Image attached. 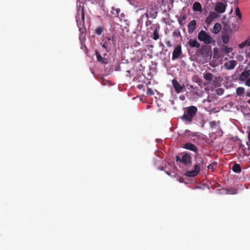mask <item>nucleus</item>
<instances>
[{
    "label": "nucleus",
    "mask_w": 250,
    "mask_h": 250,
    "mask_svg": "<svg viewBox=\"0 0 250 250\" xmlns=\"http://www.w3.org/2000/svg\"><path fill=\"white\" fill-rule=\"evenodd\" d=\"M77 11L76 20L80 31L79 40L80 42H85L86 29L84 25L85 12L83 4H79L77 7Z\"/></svg>",
    "instance_id": "f257e3e1"
},
{
    "label": "nucleus",
    "mask_w": 250,
    "mask_h": 250,
    "mask_svg": "<svg viewBox=\"0 0 250 250\" xmlns=\"http://www.w3.org/2000/svg\"><path fill=\"white\" fill-rule=\"evenodd\" d=\"M206 159L202 157L200 155H197L195 158V164L194 166L193 169L187 171L186 175L188 177H195L197 176L201 169L206 167Z\"/></svg>",
    "instance_id": "f03ea898"
},
{
    "label": "nucleus",
    "mask_w": 250,
    "mask_h": 250,
    "mask_svg": "<svg viewBox=\"0 0 250 250\" xmlns=\"http://www.w3.org/2000/svg\"><path fill=\"white\" fill-rule=\"evenodd\" d=\"M197 107L191 105L185 108L184 114L181 116V120L186 124H190L192 122L193 118L197 114Z\"/></svg>",
    "instance_id": "7ed1b4c3"
},
{
    "label": "nucleus",
    "mask_w": 250,
    "mask_h": 250,
    "mask_svg": "<svg viewBox=\"0 0 250 250\" xmlns=\"http://www.w3.org/2000/svg\"><path fill=\"white\" fill-rule=\"evenodd\" d=\"M198 39L206 44L212 43L214 42L212 38L205 31L202 30L198 34Z\"/></svg>",
    "instance_id": "20e7f679"
},
{
    "label": "nucleus",
    "mask_w": 250,
    "mask_h": 250,
    "mask_svg": "<svg viewBox=\"0 0 250 250\" xmlns=\"http://www.w3.org/2000/svg\"><path fill=\"white\" fill-rule=\"evenodd\" d=\"M182 47L180 45L176 46L173 51L172 60H175L179 58L182 55Z\"/></svg>",
    "instance_id": "39448f33"
},
{
    "label": "nucleus",
    "mask_w": 250,
    "mask_h": 250,
    "mask_svg": "<svg viewBox=\"0 0 250 250\" xmlns=\"http://www.w3.org/2000/svg\"><path fill=\"white\" fill-rule=\"evenodd\" d=\"M226 5L222 2H217L215 4L214 9L218 13L225 12Z\"/></svg>",
    "instance_id": "423d86ee"
},
{
    "label": "nucleus",
    "mask_w": 250,
    "mask_h": 250,
    "mask_svg": "<svg viewBox=\"0 0 250 250\" xmlns=\"http://www.w3.org/2000/svg\"><path fill=\"white\" fill-rule=\"evenodd\" d=\"M181 162L185 166L190 165L192 162V158L189 154H184L181 158Z\"/></svg>",
    "instance_id": "0eeeda50"
},
{
    "label": "nucleus",
    "mask_w": 250,
    "mask_h": 250,
    "mask_svg": "<svg viewBox=\"0 0 250 250\" xmlns=\"http://www.w3.org/2000/svg\"><path fill=\"white\" fill-rule=\"evenodd\" d=\"M172 84L177 93H179L182 92L184 87V86L181 85L179 83L176 79H173L172 81Z\"/></svg>",
    "instance_id": "6e6552de"
},
{
    "label": "nucleus",
    "mask_w": 250,
    "mask_h": 250,
    "mask_svg": "<svg viewBox=\"0 0 250 250\" xmlns=\"http://www.w3.org/2000/svg\"><path fill=\"white\" fill-rule=\"evenodd\" d=\"M250 76V69L248 70H244L240 74L239 77V80L240 81L244 82L246 81Z\"/></svg>",
    "instance_id": "1a4fd4ad"
},
{
    "label": "nucleus",
    "mask_w": 250,
    "mask_h": 250,
    "mask_svg": "<svg viewBox=\"0 0 250 250\" xmlns=\"http://www.w3.org/2000/svg\"><path fill=\"white\" fill-rule=\"evenodd\" d=\"M183 147L186 149H188L195 152H197L198 151V149L196 146L191 143H187L185 144Z\"/></svg>",
    "instance_id": "9d476101"
},
{
    "label": "nucleus",
    "mask_w": 250,
    "mask_h": 250,
    "mask_svg": "<svg viewBox=\"0 0 250 250\" xmlns=\"http://www.w3.org/2000/svg\"><path fill=\"white\" fill-rule=\"evenodd\" d=\"M196 27V21L195 20H193L190 21L188 25V33H192L195 29Z\"/></svg>",
    "instance_id": "9b49d317"
},
{
    "label": "nucleus",
    "mask_w": 250,
    "mask_h": 250,
    "mask_svg": "<svg viewBox=\"0 0 250 250\" xmlns=\"http://www.w3.org/2000/svg\"><path fill=\"white\" fill-rule=\"evenodd\" d=\"M149 16L152 19H155L156 18V17L157 16V12H155L154 13H152L150 11L147 10V11L146 13L144 14L143 15H142L141 16V19H142L144 18H146L147 19V20H148Z\"/></svg>",
    "instance_id": "f8f14e48"
},
{
    "label": "nucleus",
    "mask_w": 250,
    "mask_h": 250,
    "mask_svg": "<svg viewBox=\"0 0 250 250\" xmlns=\"http://www.w3.org/2000/svg\"><path fill=\"white\" fill-rule=\"evenodd\" d=\"M154 31L153 32V39L154 40H157L159 38V32L160 30V26L158 24H155L153 26Z\"/></svg>",
    "instance_id": "ddd939ff"
},
{
    "label": "nucleus",
    "mask_w": 250,
    "mask_h": 250,
    "mask_svg": "<svg viewBox=\"0 0 250 250\" xmlns=\"http://www.w3.org/2000/svg\"><path fill=\"white\" fill-rule=\"evenodd\" d=\"M192 9L195 12H202V7L201 3L199 2H195L193 4Z\"/></svg>",
    "instance_id": "4468645a"
},
{
    "label": "nucleus",
    "mask_w": 250,
    "mask_h": 250,
    "mask_svg": "<svg viewBox=\"0 0 250 250\" xmlns=\"http://www.w3.org/2000/svg\"><path fill=\"white\" fill-rule=\"evenodd\" d=\"M203 77L208 83H210L213 80L214 77L212 74L207 72L203 73Z\"/></svg>",
    "instance_id": "2eb2a0df"
},
{
    "label": "nucleus",
    "mask_w": 250,
    "mask_h": 250,
    "mask_svg": "<svg viewBox=\"0 0 250 250\" xmlns=\"http://www.w3.org/2000/svg\"><path fill=\"white\" fill-rule=\"evenodd\" d=\"M189 45L191 47L199 48L200 44L196 40L190 39L188 42Z\"/></svg>",
    "instance_id": "dca6fc26"
},
{
    "label": "nucleus",
    "mask_w": 250,
    "mask_h": 250,
    "mask_svg": "<svg viewBox=\"0 0 250 250\" xmlns=\"http://www.w3.org/2000/svg\"><path fill=\"white\" fill-rule=\"evenodd\" d=\"M225 65L226 66L227 68L229 70L233 69L236 65V62L234 60H231L229 61L228 62L226 63Z\"/></svg>",
    "instance_id": "f3484780"
},
{
    "label": "nucleus",
    "mask_w": 250,
    "mask_h": 250,
    "mask_svg": "<svg viewBox=\"0 0 250 250\" xmlns=\"http://www.w3.org/2000/svg\"><path fill=\"white\" fill-rule=\"evenodd\" d=\"M221 28V24L219 23H216L213 27L212 32L214 34H217L220 31Z\"/></svg>",
    "instance_id": "a211bd4d"
},
{
    "label": "nucleus",
    "mask_w": 250,
    "mask_h": 250,
    "mask_svg": "<svg viewBox=\"0 0 250 250\" xmlns=\"http://www.w3.org/2000/svg\"><path fill=\"white\" fill-rule=\"evenodd\" d=\"M232 170L236 173H240L241 171V167L240 165L235 163L232 167Z\"/></svg>",
    "instance_id": "6ab92c4d"
},
{
    "label": "nucleus",
    "mask_w": 250,
    "mask_h": 250,
    "mask_svg": "<svg viewBox=\"0 0 250 250\" xmlns=\"http://www.w3.org/2000/svg\"><path fill=\"white\" fill-rule=\"evenodd\" d=\"M95 55L96 56V58H97V60L98 62H101L102 63H105L104 60L102 57L100 53L97 50H96V51H95Z\"/></svg>",
    "instance_id": "aec40b11"
},
{
    "label": "nucleus",
    "mask_w": 250,
    "mask_h": 250,
    "mask_svg": "<svg viewBox=\"0 0 250 250\" xmlns=\"http://www.w3.org/2000/svg\"><path fill=\"white\" fill-rule=\"evenodd\" d=\"M222 39L223 42L225 44H227L228 43L229 40V35H228L227 33L223 34L222 36Z\"/></svg>",
    "instance_id": "412c9836"
},
{
    "label": "nucleus",
    "mask_w": 250,
    "mask_h": 250,
    "mask_svg": "<svg viewBox=\"0 0 250 250\" xmlns=\"http://www.w3.org/2000/svg\"><path fill=\"white\" fill-rule=\"evenodd\" d=\"M112 10L111 11L112 15H114L115 17H117L119 16V14L120 12V8H114V7H112Z\"/></svg>",
    "instance_id": "4be33fe9"
},
{
    "label": "nucleus",
    "mask_w": 250,
    "mask_h": 250,
    "mask_svg": "<svg viewBox=\"0 0 250 250\" xmlns=\"http://www.w3.org/2000/svg\"><path fill=\"white\" fill-rule=\"evenodd\" d=\"M244 91H245V89H244V88H243L242 87H238L236 90V94L238 96L242 95L244 93Z\"/></svg>",
    "instance_id": "5701e85b"
},
{
    "label": "nucleus",
    "mask_w": 250,
    "mask_h": 250,
    "mask_svg": "<svg viewBox=\"0 0 250 250\" xmlns=\"http://www.w3.org/2000/svg\"><path fill=\"white\" fill-rule=\"evenodd\" d=\"M104 31V29L103 27H99L96 29L95 30V33L97 34L98 35H101L102 33Z\"/></svg>",
    "instance_id": "b1692460"
},
{
    "label": "nucleus",
    "mask_w": 250,
    "mask_h": 250,
    "mask_svg": "<svg viewBox=\"0 0 250 250\" xmlns=\"http://www.w3.org/2000/svg\"><path fill=\"white\" fill-rule=\"evenodd\" d=\"M147 10H149L152 13H154L155 12H157L156 8L154 7L153 4H151L148 5V9Z\"/></svg>",
    "instance_id": "393cba45"
},
{
    "label": "nucleus",
    "mask_w": 250,
    "mask_h": 250,
    "mask_svg": "<svg viewBox=\"0 0 250 250\" xmlns=\"http://www.w3.org/2000/svg\"><path fill=\"white\" fill-rule=\"evenodd\" d=\"M102 47L106 50V52H108L110 50V46L107 42H105L102 44Z\"/></svg>",
    "instance_id": "a878e982"
},
{
    "label": "nucleus",
    "mask_w": 250,
    "mask_h": 250,
    "mask_svg": "<svg viewBox=\"0 0 250 250\" xmlns=\"http://www.w3.org/2000/svg\"><path fill=\"white\" fill-rule=\"evenodd\" d=\"M217 165V163L215 162H213L210 164L208 166V169H210L213 170L214 168V167Z\"/></svg>",
    "instance_id": "bb28decb"
},
{
    "label": "nucleus",
    "mask_w": 250,
    "mask_h": 250,
    "mask_svg": "<svg viewBox=\"0 0 250 250\" xmlns=\"http://www.w3.org/2000/svg\"><path fill=\"white\" fill-rule=\"evenodd\" d=\"M111 40L112 41L113 45L116 46L117 38L115 35H112L111 37Z\"/></svg>",
    "instance_id": "cd10ccee"
},
{
    "label": "nucleus",
    "mask_w": 250,
    "mask_h": 250,
    "mask_svg": "<svg viewBox=\"0 0 250 250\" xmlns=\"http://www.w3.org/2000/svg\"><path fill=\"white\" fill-rule=\"evenodd\" d=\"M235 13L236 16L239 18L241 19L242 17V15L240 11V9L238 7H236L235 9Z\"/></svg>",
    "instance_id": "c85d7f7f"
},
{
    "label": "nucleus",
    "mask_w": 250,
    "mask_h": 250,
    "mask_svg": "<svg viewBox=\"0 0 250 250\" xmlns=\"http://www.w3.org/2000/svg\"><path fill=\"white\" fill-rule=\"evenodd\" d=\"M192 80L194 82L198 83L201 82V80L197 76H194L192 78Z\"/></svg>",
    "instance_id": "c756f323"
},
{
    "label": "nucleus",
    "mask_w": 250,
    "mask_h": 250,
    "mask_svg": "<svg viewBox=\"0 0 250 250\" xmlns=\"http://www.w3.org/2000/svg\"><path fill=\"white\" fill-rule=\"evenodd\" d=\"M208 16H209L212 20H214L217 18V15L216 13L212 12L209 14Z\"/></svg>",
    "instance_id": "7c9ffc66"
},
{
    "label": "nucleus",
    "mask_w": 250,
    "mask_h": 250,
    "mask_svg": "<svg viewBox=\"0 0 250 250\" xmlns=\"http://www.w3.org/2000/svg\"><path fill=\"white\" fill-rule=\"evenodd\" d=\"M213 20H212L209 16H208L206 19V23L207 24H209L211 23V22L213 21Z\"/></svg>",
    "instance_id": "2f4dec72"
},
{
    "label": "nucleus",
    "mask_w": 250,
    "mask_h": 250,
    "mask_svg": "<svg viewBox=\"0 0 250 250\" xmlns=\"http://www.w3.org/2000/svg\"><path fill=\"white\" fill-rule=\"evenodd\" d=\"M146 93L148 95H151H151H153L154 94V93L153 90L151 88H148L147 89Z\"/></svg>",
    "instance_id": "473e14b6"
},
{
    "label": "nucleus",
    "mask_w": 250,
    "mask_h": 250,
    "mask_svg": "<svg viewBox=\"0 0 250 250\" xmlns=\"http://www.w3.org/2000/svg\"><path fill=\"white\" fill-rule=\"evenodd\" d=\"M173 37H181V33L179 31H174L172 33Z\"/></svg>",
    "instance_id": "72a5a7b5"
},
{
    "label": "nucleus",
    "mask_w": 250,
    "mask_h": 250,
    "mask_svg": "<svg viewBox=\"0 0 250 250\" xmlns=\"http://www.w3.org/2000/svg\"><path fill=\"white\" fill-rule=\"evenodd\" d=\"M246 45H247L246 43H245V41L242 42L241 44L239 45V47L240 49L243 48Z\"/></svg>",
    "instance_id": "f704fd0d"
},
{
    "label": "nucleus",
    "mask_w": 250,
    "mask_h": 250,
    "mask_svg": "<svg viewBox=\"0 0 250 250\" xmlns=\"http://www.w3.org/2000/svg\"><path fill=\"white\" fill-rule=\"evenodd\" d=\"M232 50V48L231 47H226L225 49V51L227 53H230Z\"/></svg>",
    "instance_id": "c9c22d12"
},
{
    "label": "nucleus",
    "mask_w": 250,
    "mask_h": 250,
    "mask_svg": "<svg viewBox=\"0 0 250 250\" xmlns=\"http://www.w3.org/2000/svg\"><path fill=\"white\" fill-rule=\"evenodd\" d=\"M81 49H86V45L85 44V42H81Z\"/></svg>",
    "instance_id": "e433bc0d"
},
{
    "label": "nucleus",
    "mask_w": 250,
    "mask_h": 250,
    "mask_svg": "<svg viewBox=\"0 0 250 250\" xmlns=\"http://www.w3.org/2000/svg\"><path fill=\"white\" fill-rule=\"evenodd\" d=\"M245 84L248 86H250V78H249L246 81Z\"/></svg>",
    "instance_id": "4c0bfd02"
},
{
    "label": "nucleus",
    "mask_w": 250,
    "mask_h": 250,
    "mask_svg": "<svg viewBox=\"0 0 250 250\" xmlns=\"http://www.w3.org/2000/svg\"><path fill=\"white\" fill-rule=\"evenodd\" d=\"M187 18V16L184 15L182 16V19L180 21H179V23L180 24H182V20H185Z\"/></svg>",
    "instance_id": "58836bf2"
},
{
    "label": "nucleus",
    "mask_w": 250,
    "mask_h": 250,
    "mask_svg": "<svg viewBox=\"0 0 250 250\" xmlns=\"http://www.w3.org/2000/svg\"><path fill=\"white\" fill-rule=\"evenodd\" d=\"M166 43L167 45V46L169 47H171L172 46V44L171 43L170 41H167L166 42Z\"/></svg>",
    "instance_id": "ea45409f"
},
{
    "label": "nucleus",
    "mask_w": 250,
    "mask_h": 250,
    "mask_svg": "<svg viewBox=\"0 0 250 250\" xmlns=\"http://www.w3.org/2000/svg\"><path fill=\"white\" fill-rule=\"evenodd\" d=\"M176 160L177 162L179 161L180 163H182V162H181V158L178 155L176 156Z\"/></svg>",
    "instance_id": "a19ab883"
},
{
    "label": "nucleus",
    "mask_w": 250,
    "mask_h": 250,
    "mask_svg": "<svg viewBox=\"0 0 250 250\" xmlns=\"http://www.w3.org/2000/svg\"><path fill=\"white\" fill-rule=\"evenodd\" d=\"M245 43H246L247 46H250V40L248 39V40L245 41Z\"/></svg>",
    "instance_id": "79ce46f5"
},
{
    "label": "nucleus",
    "mask_w": 250,
    "mask_h": 250,
    "mask_svg": "<svg viewBox=\"0 0 250 250\" xmlns=\"http://www.w3.org/2000/svg\"><path fill=\"white\" fill-rule=\"evenodd\" d=\"M223 91V89L222 88H219L217 89L218 94H222Z\"/></svg>",
    "instance_id": "37998d69"
},
{
    "label": "nucleus",
    "mask_w": 250,
    "mask_h": 250,
    "mask_svg": "<svg viewBox=\"0 0 250 250\" xmlns=\"http://www.w3.org/2000/svg\"><path fill=\"white\" fill-rule=\"evenodd\" d=\"M137 87L139 89H141L143 87V85L142 84H138Z\"/></svg>",
    "instance_id": "c03bdc74"
},
{
    "label": "nucleus",
    "mask_w": 250,
    "mask_h": 250,
    "mask_svg": "<svg viewBox=\"0 0 250 250\" xmlns=\"http://www.w3.org/2000/svg\"><path fill=\"white\" fill-rule=\"evenodd\" d=\"M179 98L181 100H185V97L184 96H180L179 97Z\"/></svg>",
    "instance_id": "a18cd8bd"
},
{
    "label": "nucleus",
    "mask_w": 250,
    "mask_h": 250,
    "mask_svg": "<svg viewBox=\"0 0 250 250\" xmlns=\"http://www.w3.org/2000/svg\"><path fill=\"white\" fill-rule=\"evenodd\" d=\"M159 169L161 170H162L163 169V167H159Z\"/></svg>",
    "instance_id": "49530a36"
},
{
    "label": "nucleus",
    "mask_w": 250,
    "mask_h": 250,
    "mask_svg": "<svg viewBox=\"0 0 250 250\" xmlns=\"http://www.w3.org/2000/svg\"><path fill=\"white\" fill-rule=\"evenodd\" d=\"M107 40H108V41H110V40H111V38L108 37V38H107Z\"/></svg>",
    "instance_id": "de8ad7c7"
},
{
    "label": "nucleus",
    "mask_w": 250,
    "mask_h": 250,
    "mask_svg": "<svg viewBox=\"0 0 250 250\" xmlns=\"http://www.w3.org/2000/svg\"><path fill=\"white\" fill-rule=\"evenodd\" d=\"M248 103L250 104V99L248 101Z\"/></svg>",
    "instance_id": "09e8293b"
},
{
    "label": "nucleus",
    "mask_w": 250,
    "mask_h": 250,
    "mask_svg": "<svg viewBox=\"0 0 250 250\" xmlns=\"http://www.w3.org/2000/svg\"><path fill=\"white\" fill-rule=\"evenodd\" d=\"M247 96H250V93H248V94H247Z\"/></svg>",
    "instance_id": "8fccbe9b"
},
{
    "label": "nucleus",
    "mask_w": 250,
    "mask_h": 250,
    "mask_svg": "<svg viewBox=\"0 0 250 250\" xmlns=\"http://www.w3.org/2000/svg\"><path fill=\"white\" fill-rule=\"evenodd\" d=\"M248 65L250 66V61L248 63Z\"/></svg>",
    "instance_id": "3c124183"
},
{
    "label": "nucleus",
    "mask_w": 250,
    "mask_h": 250,
    "mask_svg": "<svg viewBox=\"0 0 250 250\" xmlns=\"http://www.w3.org/2000/svg\"><path fill=\"white\" fill-rule=\"evenodd\" d=\"M248 56L250 57V53L248 55Z\"/></svg>",
    "instance_id": "603ef678"
}]
</instances>
